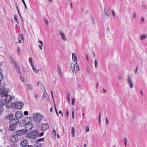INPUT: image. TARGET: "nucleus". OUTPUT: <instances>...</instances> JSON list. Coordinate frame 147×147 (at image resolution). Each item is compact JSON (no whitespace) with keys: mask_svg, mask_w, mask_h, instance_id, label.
Here are the masks:
<instances>
[{"mask_svg":"<svg viewBox=\"0 0 147 147\" xmlns=\"http://www.w3.org/2000/svg\"><path fill=\"white\" fill-rule=\"evenodd\" d=\"M71 131H72V137H74V132H75V128L74 127H72L71 128Z\"/></svg>","mask_w":147,"mask_h":147,"instance_id":"obj_23","label":"nucleus"},{"mask_svg":"<svg viewBox=\"0 0 147 147\" xmlns=\"http://www.w3.org/2000/svg\"><path fill=\"white\" fill-rule=\"evenodd\" d=\"M69 115V113L68 110L66 111V116L67 117H68Z\"/></svg>","mask_w":147,"mask_h":147,"instance_id":"obj_50","label":"nucleus"},{"mask_svg":"<svg viewBox=\"0 0 147 147\" xmlns=\"http://www.w3.org/2000/svg\"><path fill=\"white\" fill-rule=\"evenodd\" d=\"M28 134V138H37L38 137V131L37 130L31 131Z\"/></svg>","mask_w":147,"mask_h":147,"instance_id":"obj_4","label":"nucleus"},{"mask_svg":"<svg viewBox=\"0 0 147 147\" xmlns=\"http://www.w3.org/2000/svg\"><path fill=\"white\" fill-rule=\"evenodd\" d=\"M22 0V2H23V3L24 4V5L25 9H27V6H26V4L24 1V0Z\"/></svg>","mask_w":147,"mask_h":147,"instance_id":"obj_35","label":"nucleus"},{"mask_svg":"<svg viewBox=\"0 0 147 147\" xmlns=\"http://www.w3.org/2000/svg\"><path fill=\"white\" fill-rule=\"evenodd\" d=\"M44 21L45 22L47 25H49V22L47 20H44Z\"/></svg>","mask_w":147,"mask_h":147,"instance_id":"obj_45","label":"nucleus"},{"mask_svg":"<svg viewBox=\"0 0 147 147\" xmlns=\"http://www.w3.org/2000/svg\"><path fill=\"white\" fill-rule=\"evenodd\" d=\"M29 60L30 63H32V59L31 57H29Z\"/></svg>","mask_w":147,"mask_h":147,"instance_id":"obj_40","label":"nucleus"},{"mask_svg":"<svg viewBox=\"0 0 147 147\" xmlns=\"http://www.w3.org/2000/svg\"><path fill=\"white\" fill-rule=\"evenodd\" d=\"M138 66H137L136 67V69H135V74H136L137 73V69H138Z\"/></svg>","mask_w":147,"mask_h":147,"instance_id":"obj_57","label":"nucleus"},{"mask_svg":"<svg viewBox=\"0 0 147 147\" xmlns=\"http://www.w3.org/2000/svg\"><path fill=\"white\" fill-rule=\"evenodd\" d=\"M4 103L2 100H0V106L3 107L4 105Z\"/></svg>","mask_w":147,"mask_h":147,"instance_id":"obj_32","label":"nucleus"},{"mask_svg":"<svg viewBox=\"0 0 147 147\" xmlns=\"http://www.w3.org/2000/svg\"><path fill=\"white\" fill-rule=\"evenodd\" d=\"M100 117H101L100 114V113H99V117H98V122H99V123L100 125Z\"/></svg>","mask_w":147,"mask_h":147,"instance_id":"obj_36","label":"nucleus"},{"mask_svg":"<svg viewBox=\"0 0 147 147\" xmlns=\"http://www.w3.org/2000/svg\"><path fill=\"white\" fill-rule=\"evenodd\" d=\"M32 120V119L30 117H26L23 120L22 123L25 125V129L27 131L30 130L33 127Z\"/></svg>","mask_w":147,"mask_h":147,"instance_id":"obj_1","label":"nucleus"},{"mask_svg":"<svg viewBox=\"0 0 147 147\" xmlns=\"http://www.w3.org/2000/svg\"><path fill=\"white\" fill-rule=\"evenodd\" d=\"M86 130L87 132H88L89 131V129L88 127L87 126L86 128Z\"/></svg>","mask_w":147,"mask_h":147,"instance_id":"obj_49","label":"nucleus"},{"mask_svg":"<svg viewBox=\"0 0 147 147\" xmlns=\"http://www.w3.org/2000/svg\"><path fill=\"white\" fill-rule=\"evenodd\" d=\"M11 60L12 62L14 64H15L16 63V62L12 58V57H11Z\"/></svg>","mask_w":147,"mask_h":147,"instance_id":"obj_46","label":"nucleus"},{"mask_svg":"<svg viewBox=\"0 0 147 147\" xmlns=\"http://www.w3.org/2000/svg\"><path fill=\"white\" fill-rule=\"evenodd\" d=\"M123 141L124 142V144L127 143V140L126 138H124L123 139Z\"/></svg>","mask_w":147,"mask_h":147,"instance_id":"obj_53","label":"nucleus"},{"mask_svg":"<svg viewBox=\"0 0 147 147\" xmlns=\"http://www.w3.org/2000/svg\"><path fill=\"white\" fill-rule=\"evenodd\" d=\"M10 102H6L5 104V106L7 108H9L11 107L12 106H13V103H10Z\"/></svg>","mask_w":147,"mask_h":147,"instance_id":"obj_17","label":"nucleus"},{"mask_svg":"<svg viewBox=\"0 0 147 147\" xmlns=\"http://www.w3.org/2000/svg\"><path fill=\"white\" fill-rule=\"evenodd\" d=\"M27 132V131L24 129H20L16 131V135H13L12 137L15 138V136H21L25 135Z\"/></svg>","mask_w":147,"mask_h":147,"instance_id":"obj_3","label":"nucleus"},{"mask_svg":"<svg viewBox=\"0 0 147 147\" xmlns=\"http://www.w3.org/2000/svg\"><path fill=\"white\" fill-rule=\"evenodd\" d=\"M94 62V63L95 67L96 68L98 67V62L97 60L96 59H95Z\"/></svg>","mask_w":147,"mask_h":147,"instance_id":"obj_29","label":"nucleus"},{"mask_svg":"<svg viewBox=\"0 0 147 147\" xmlns=\"http://www.w3.org/2000/svg\"><path fill=\"white\" fill-rule=\"evenodd\" d=\"M39 95L38 94H36L34 95V97L35 98H36L38 97Z\"/></svg>","mask_w":147,"mask_h":147,"instance_id":"obj_59","label":"nucleus"},{"mask_svg":"<svg viewBox=\"0 0 147 147\" xmlns=\"http://www.w3.org/2000/svg\"><path fill=\"white\" fill-rule=\"evenodd\" d=\"M11 121L9 122L10 125H15L17 126V125L19 122V120L17 119H12L10 120Z\"/></svg>","mask_w":147,"mask_h":147,"instance_id":"obj_8","label":"nucleus"},{"mask_svg":"<svg viewBox=\"0 0 147 147\" xmlns=\"http://www.w3.org/2000/svg\"><path fill=\"white\" fill-rule=\"evenodd\" d=\"M21 81L22 82H24V78H21Z\"/></svg>","mask_w":147,"mask_h":147,"instance_id":"obj_61","label":"nucleus"},{"mask_svg":"<svg viewBox=\"0 0 147 147\" xmlns=\"http://www.w3.org/2000/svg\"><path fill=\"white\" fill-rule=\"evenodd\" d=\"M24 103L21 102H16L13 103V106L18 109H21Z\"/></svg>","mask_w":147,"mask_h":147,"instance_id":"obj_5","label":"nucleus"},{"mask_svg":"<svg viewBox=\"0 0 147 147\" xmlns=\"http://www.w3.org/2000/svg\"><path fill=\"white\" fill-rule=\"evenodd\" d=\"M46 95L44 94V95H43L42 96V99H44V98L45 97H46Z\"/></svg>","mask_w":147,"mask_h":147,"instance_id":"obj_60","label":"nucleus"},{"mask_svg":"<svg viewBox=\"0 0 147 147\" xmlns=\"http://www.w3.org/2000/svg\"><path fill=\"white\" fill-rule=\"evenodd\" d=\"M127 80L129 87L132 88L133 87V83L132 82V78L130 75H128Z\"/></svg>","mask_w":147,"mask_h":147,"instance_id":"obj_6","label":"nucleus"},{"mask_svg":"<svg viewBox=\"0 0 147 147\" xmlns=\"http://www.w3.org/2000/svg\"><path fill=\"white\" fill-rule=\"evenodd\" d=\"M26 86L30 90H32L33 89L32 86L30 84H27Z\"/></svg>","mask_w":147,"mask_h":147,"instance_id":"obj_26","label":"nucleus"},{"mask_svg":"<svg viewBox=\"0 0 147 147\" xmlns=\"http://www.w3.org/2000/svg\"><path fill=\"white\" fill-rule=\"evenodd\" d=\"M14 18L16 22L17 23H19V22L17 18L15 15H14Z\"/></svg>","mask_w":147,"mask_h":147,"instance_id":"obj_31","label":"nucleus"},{"mask_svg":"<svg viewBox=\"0 0 147 147\" xmlns=\"http://www.w3.org/2000/svg\"><path fill=\"white\" fill-rule=\"evenodd\" d=\"M59 33L62 40L64 41H66L67 39L66 37L63 32L62 31H61L59 32Z\"/></svg>","mask_w":147,"mask_h":147,"instance_id":"obj_14","label":"nucleus"},{"mask_svg":"<svg viewBox=\"0 0 147 147\" xmlns=\"http://www.w3.org/2000/svg\"><path fill=\"white\" fill-rule=\"evenodd\" d=\"M13 116V113H11L7 115L5 117L6 119L9 120Z\"/></svg>","mask_w":147,"mask_h":147,"instance_id":"obj_18","label":"nucleus"},{"mask_svg":"<svg viewBox=\"0 0 147 147\" xmlns=\"http://www.w3.org/2000/svg\"><path fill=\"white\" fill-rule=\"evenodd\" d=\"M17 138H10L11 141L12 143H14L18 140Z\"/></svg>","mask_w":147,"mask_h":147,"instance_id":"obj_28","label":"nucleus"},{"mask_svg":"<svg viewBox=\"0 0 147 147\" xmlns=\"http://www.w3.org/2000/svg\"><path fill=\"white\" fill-rule=\"evenodd\" d=\"M146 36L144 34H142L140 36V39L143 40L144 39L146 38Z\"/></svg>","mask_w":147,"mask_h":147,"instance_id":"obj_27","label":"nucleus"},{"mask_svg":"<svg viewBox=\"0 0 147 147\" xmlns=\"http://www.w3.org/2000/svg\"><path fill=\"white\" fill-rule=\"evenodd\" d=\"M75 101V99L74 98H72V102L71 103L72 105H74Z\"/></svg>","mask_w":147,"mask_h":147,"instance_id":"obj_37","label":"nucleus"},{"mask_svg":"<svg viewBox=\"0 0 147 147\" xmlns=\"http://www.w3.org/2000/svg\"><path fill=\"white\" fill-rule=\"evenodd\" d=\"M15 67L16 68H18V65L17 64V63H16L15 64Z\"/></svg>","mask_w":147,"mask_h":147,"instance_id":"obj_62","label":"nucleus"},{"mask_svg":"<svg viewBox=\"0 0 147 147\" xmlns=\"http://www.w3.org/2000/svg\"><path fill=\"white\" fill-rule=\"evenodd\" d=\"M77 64H74L73 65V68H74L72 69V71L73 72H74L75 71L77 70Z\"/></svg>","mask_w":147,"mask_h":147,"instance_id":"obj_22","label":"nucleus"},{"mask_svg":"<svg viewBox=\"0 0 147 147\" xmlns=\"http://www.w3.org/2000/svg\"><path fill=\"white\" fill-rule=\"evenodd\" d=\"M18 54L19 55L20 54V49L19 47H18Z\"/></svg>","mask_w":147,"mask_h":147,"instance_id":"obj_41","label":"nucleus"},{"mask_svg":"<svg viewBox=\"0 0 147 147\" xmlns=\"http://www.w3.org/2000/svg\"><path fill=\"white\" fill-rule=\"evenodd\" d=\"M16 71L18 74H21V72L20 71V69L19 68H18L16 69Z\"/></svg>","mask_w":147,"mask_h":147,"instance_id":"obj_39","label":"nucleus"},{"mask_svg":"<svg viewBox=\"0 0 147 147\" xmlns=\"http://www.w3.org/2000/svg\"><path fill=\"white\" fill-rule=\"evenodd\" d=\"M38 42L41 44L40 45H39V47L41 50H42V47L43 45V42L40 40L38 41Z\"/></svg>","mask_w":147,"mask_h":147,"instance_id":"obj_24","label":"nucleus"},{"mask_svg":"<svg viewBox=\"0 0 147 147\" xmlns=\"http://www.w3.org/2000/svg\"><path fill=\"white\" fill-rule=\"evenodd\" d=\"M49 128V125L47 123H42L40 126L41 129L42 131H45Z\"/></svg>","mask_w":147,"mask_h":147,"instance_id":"obj_7","label":"nucleus"},{"mask_svg":"<svg viewBox=\"0 0 147 147\" xmlns=\"http://www.w3.org/2000/svg\"><path fill=\"white\" fill-rule=\"evenodd\" d=\"M17 126L15 125H10L9 129L11 131H14L16 129Z\"/></svg>","mask_w":147,"mask_h":147,"instance_id":"obj_16","label":"nucleus"},{"mask_svg":"<svg viewBox=\"0 0 147 147\" xmlns=\"http://www.w3.org/2000/svg\"><path fill=\"white\" fill-rule=\"evenodd\" d=\"M15 117L16 119H20L21 118L23 115V113L20 111H18L16 112L15 113Z\"/></svg>","mask_w":147,"mask_h":147,"instance_id":"obj_11","label":"nucleus"},{"mask_svg":"<svg viewBox=\"0 0 147 147\" xmlns=\"http://www.w3.org/2000/svg\"><path fill=\"white\" fill-rule=\"evenodd\" d=\"M54 107H55V111L56 113L57 114V115L58 116V113L57 111V109H56V105H55V103H54Z\"/></svg>","mask_w":147,"mask_h":147,"instance_id":"obj_34","label":"nucleus"},{"mask_svg":"<svg viewBox=\"0 0 147 147\" xmlns=\"http://www.w3.org/2000/svg\"><path fill=\"white\" fill-rule=\"evenodd\" d=\"M140 93H141V95L142 96H143V91L142 90H140Z\"/></svg>","mask_w":147,"mask_h":147,"instance_id":"obj_54","label":"nucleus"},{"mask_svg":"<svg viewBox=\"0 0 147 147\" xmlns=\"http://www.w3.org/2000/svg\"><path fill=\"white\" fill-rule=\"evenodd\" d=\"M3 78V74H0V82L2 80ZM0 84H1V83L0 82Z\"/></svg>","mask_w":147,"mask_h":147,"instance_id":"obj_38","label":"nucleus"},{"mask_svg":"<svg viewBox=\"0 0 147 147\" xmlns=\"http://www.w3.org/2000/svg\"><path fill=\"white\" fill-rule=\"evenodd\" d=\"M72 117L73 119H74L75 118V117H74V113L73 112V113H72Z\"/></svg>","mask_w":147,"mask_h":147,"instance_id":"obj_52","label":"nucleus"},{"mask_svg":"<svg viewBox=\"0 0 147 147\" xmlns=\"http://www.w3.org/2000/svg\"><path fill=\"white\" fill-rule=\"evenodd\" d=\"M30 64L31 65L32 67V68L33 67H34V65H33V63H30Z\"/></svg>","mask_w":147,"mask_h":147,"instance_id":"obj_63","label":"nucleus"},{"mask_svg":"<svg viewBox=\"0 0 147 147\" xmlns=\"http://www.w3.org/2000/svg\"><path fill=\"white\" fill-rule=\"evenodd\" d=\"M72 55L73 60L74 61H77V59L75 54L74 53H72Z\"/></svg>","mask_w":147,"mask_h":147,"instance_id":"obj_20","label":"nucleus"},{"mask_svg":"<svg viewBox=\"0 0 147 147\" xmlns=\"http://www.w3.org/2000/svg\"><path fill=\"white\" fill-rule=\"evenodd\" d=\"M104 14L105 15L106 17V18H108L109 17L110 15V13H108V11L107 10V9L105 7H104Z\"/></svg>","mask_w":147,"mask_h":147,"instance_id":"obj_15","label":"nucleus"},{"mask_svg":"<svg viewBox=\"0 0 147 147\" xmlns=\"http://www.w3.org/2000/svg\"><path fill=\"white\" fill-rule=\"evenodd\" d=\"M142 8L143 9H146V6L145 5H143L142 6Z\"/></svg>","mask_w":147,"mask_h":147,"instance_id":"obj_64","label":"nucleus"},{"mask_svg":"<svg viewBox=\"0 0 147 147\" xmlns=\"http://www.w3.org/2000/svg\"><path fill=\"white\" fill-rule=\"evenodd\" d=\"M44 135V133L42 132H41L39 134H38V137H41Z\"/></svg>","mask_w":147,"mask_h":147,"instance_id":"obj_33","label":"nucleus"},{"mask_svg":"<svg viewBox=\"0 0 147 147\" xmlns=\"http://www.w3.org/2000/svg\"><path fill=\"white\" fill-rule=\"evenodd\" d=\"M112 15L113 17H115V13L114 11L113 10H112Z\"/></svg>","mask_w":147,"mask_h":147,"instance_id":"obj_47","label":"nucleus"},{"mask_svg":"<svg viewBox=\"0 0 147 147\" xmlns=\"http://www.w3.org/2000/svg\"><path fill=\"white\" fill-rule=\"evenodd\" d=\"M57 71L59 74L60 75V77H61L62 75V72L61 70L60 67L59 66H58V67Z\"/></svg>","mask_w":147,"mask_h":147,"instance_id":"obj_21","label":"nucleus"},{"mask_svg":"<svg viewBox=\"0 0 147 147\" xmlns=\"http://www.w3.org/2000/svg\"><path fill=\"white\" fill-rule=\"evenodd\" d=\"M33 71L35 73L37 72V70L34 67H33L32 68Z\"/></svg>","mask_w":147,"mask_h":147,"instance_id":"obj_43","label":"nucleus"},{"mask_svg":"<svg viewBox=\"0 0 147 147\" xmlns=\"http://www.w3.org/2000/svg\"><path fill=\"white\" fill-rule=\"evenodd\" d=\"M59 113L61 115L62 117H63V115L61 111H59Z\"/></svg>","mask_w":147,"mask_h":147,"instance_id":"obj_56","label":"nucleus"},{"mask_svg":"<svg viewBox=\"0 0 147 147\" xmlns=\"http://www.w3.org/2000/svg\"><path fill=\"white\" fill-rule=\"evenodd\" d=\"M28 143V140L26 139H25L22 141L20 143V145L22 146H27Z\"/></svg>","mask_w":147,"mask_h":147,"instance_id":"obj_13","label":"nucleus"},{"mask_svg":"<svg viewBox=\"0 0 147 147\" xmlns=\"http://www.w3.org/2000/svg\"><path fill=\"white\" fill-rule=\"evenodd\" d=\"M3 130L2 129H0V135H1L2 134Z\"/></svg>","mask_w":147,"mask_h":147,"instance_id":"obj_58","label":"nucleus"},{"mask_svg":"<svg viewBox=\"0 0 147 147\" xmlns=\"http://www.w3.org/2000/svg\"><path fill=\"white\" fill-rule=\"evenodd\" d=\"M73 65L74 64L73 63H71L70 64V68L71 69H73Z\"/></svg>","mask_w":147,"mask_h":147,"instance_id":"obj_48","label":"nucleus"},{"mask_svg":"<svg viewBox=\"0 0 147 147\" xmlns=\"http://www.w3.org/2000/svg\"><path fill=\"white\" fill-rule=\"evenodd\" d=\"M19 36L22 40H24V38L22 34H19Z\"/></svg>","mask_w":147,"mask_h":147,"instance_id":"obj_30","label":"nucleus"},{"mask_svg":"<svg viewBox=\"0 0 147 147\" xmlns=\"http://www.w3.org/2000/svg\"><path fill=\"white\" fill-rule=\"evenodd\" d=\"M52 134L53 137L54 138L56 137V130L55 129H53L52 131Z\"/></svg>","mask_w":147,"mask_h":147,"instance_id":"obj_19","label":"nucleus"},{"mask_svg":"<svg viewBox=\"0 0 147 147\" xmlns=\"http://www.w3.org/2000/svg\"><path fill=\"white\" fill-rule=\"evenodd\" d=\"M7 94V91L5 90V88L4 87L1 89L0 88V95H1L2 97H4V96Z\"/></svg>","mask_w":147,"mask_h":147,"instance_id":"obj_9","label":"nucleus"},{"mask_svg":"<svg viewBox=\"0 0 147 147\" xmlns=\"http://www.w3.org/2000/svg\"><path fill=\"white\" fill-rule=\"evenodd\" d=\"M4 96H5V101L6 102H10L12 99V97L10 95L6 94Z\"/></svg>","mask_w":147,"mask_h":147,"instance_id":"obj_12","label":"nucleus"},{"mask_svg":"<svg viewBox=\"0 0 147 147\" xmlns=\"http://www.w3.org/2000/svg\"><path fill=\"white\" fill-rule=\"evenodd\" d=\"M44 138H39L37 140L36 142V144L34 145L33 147H42V145L41 144L38 143L40 141H43Z\"/></svg>","mask_w":147,"mask_h":147,"instance_id":"obj_10","label":"nucleus"},{"mask_svg":"<svg viewBox=\"0 0 147 147\" xmlns=\"http://www.w3.org/2000/svg\"><path fill=\"white\" fill-rule=\"evenodd\" d=\"M106 124H107L109 123V121L107 117L106 118Z\"/></svg>","mask_w":147,"mask_h":147,"instance_id":"obj_51","label":"nucleus"},{"mask_svg":"<svg viewBox=\"0 0 147 147\" xmlns=\"http://www.w3.org/2000/svg\"><path fill=\"white\" fill-rule=\"evenodd\" d=\"M67 98L68 102H69L70 99V96L69 93V92L67 93Z\"/></svg>","mask_w":147,"mask_h":147,"instance_id":"obj_25","label":"nucleus"},{"mask_svg":"<svg viewBox=\"0 0 147 147\" xmlns=\"http://www.w3.org/2000/svg\"><path fill=\"white\" fill-rule=\"evenodd\" d=\"M42 119V116L38 113H34L33 114V120L36 122H40Z\"/></svg>","mask_w":147,"mask_h":147,"instance_id":"obj_2","label":"nucleus"},{"mask_svg":"<svg viewBox=\"0 0 147 147\" xmlns=\"http://www.w3.org/2000/svg\"><path fill=\"white\" fill-rule=\"evenodd\" d=\"M87 70L88 73L89 74L90 73V69L88 68L87 67Z\"/></svg>","mask_w":147,"mask_h":147,"instance_id":"obj_55","label":"nucleus"},{"mask_svg":"<svg viewBox=\"0 0 147 147\" xmlns=\"http://www.w3.org/2000/svg\"><path fill=\"white\" fill-rule=\"evenodd\" d=\"M28 112L27 111H25L24 112V114L25 115H28Z\"/></svg>","mask_w":147,"mask_h":147,"instance_id":"obj_42","label":"nucleus"},{"mask_svg":"<svg viewBox=\"0 0 147 147\" xmlns=\"http://www.w3.org/2000/svg\"><path fill=\"white\" fill-rule=\"evenodd\" d=\"M136 12H134L133 13V19H134L136 17Z\"/></svg>","mask_w":147,"mask_h":147,"instance_id":"obj_44","label":"nucleus"}]
</instances>
